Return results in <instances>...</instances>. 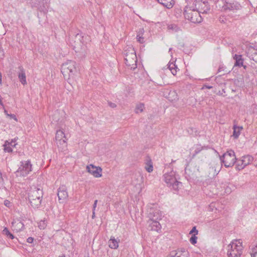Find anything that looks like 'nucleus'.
Returning <instances> with one entry per match:
<instances>
[{"instance_id":"f257e3e1","label":"nucleus","mask_w":257,"mask_h":257,"mask_svg":"<svg viewBox=\"0 0 257 257\" xmlns=\"http://www.w3.org/2000/svg\"><path fill=\"white\" fill-rule=\"evenodd\" d=\"M33 7L37 8L39 11L38 17L39 19V22H45L46 21V14L48 12L49 4L48 0H35Z\"/></svg>"},{"instance_id":"f03ea898","label":"nucleus","mask_w":257,"mask_h":257,"mask_svg":"<svg viewBox=\"0 0 257 257\" xmlns=\"http://www.w3.org/2000/svg\"><path fill=\"white\" fill-rule=\"evenodd\" d=\"M125 64L132 70L137 67V57L134 48L125 50L123 53Z\"/></svg>"},{"instance_id":"7ed1b4c3","label":"nucleus","mask_w":257,"mask_h":257,"mask_svg":"<svg viewBox=\"0 0 257 257\" xmlns=\"http://www.w3.org/2000/svg\"><path fill=\"white\" fill-rule=\"evenodd\" d=\"M164 178L165 183L171 189L177 191L182 186V183L177 180L175 172L173 171L165 173Z\"/></svg>"},{"instance_id":"20e7f679","label":"nucleus","mask_w":257,"mask_h":257,"mask_svg":"<svg viewBox=\"0 0 257 257\" xmlns=\"http://www.w3.org/2000/svg\"><path fill=\"white\" fill-rule=\"evenodd\" d=\"M220 160L226 168H229L234 165L237 159L234 152L230 150L227 151L222 156H220Z\"/></svg>"},{"instance_id":"39448f33","label":"nucleus","mask_w":257,"mask_h":257,"mask_svg":"<svg viewBox=\"0 0 257 257\" xmlns=\"http://www.w3.org/2000/svg\"><path fill=\"white\" fill-rule=\"evenodd\" d=\"M75 65L76 62L71 60H68L62 64L61 71L64 77L68 76L69 78L73 76L76 71Z\"/></svg>"},{"instance_id":"423d86ee","label":"nucleus","mask_w":257,"mask_h":257,"mask_svg":"<svg viewBox=\"0 0 257 257\" xmlns=\"http://www.w3.org/2000/svg\"><path fill=\"white\" fill-rule=\"evenodd\" d=\"M201 11H192L191 9L184 10L183 14L186 19L193 23H199L202 22V18L200 15Z\"/></svg>"},{"instance_id":"0eeeda50","label":"nucleus","mask_w":257,"mask_h":257,"mask_svg":"<svg viewBox=\"0 0 257 257\" xmlns=\"http://www.w3.org/2000/svg\"><path fill=\"white\" fill-rule=\"evenodd\" d=\"M20 166L16 172L17 176H26L32 171V164L30 161H24L20 162Z\"/></svg>"},{"instance_id":"6e6552de","label":"nucleus","mask_w":257,"mask_h":257,"mask_svg":"<svg viewBox=\"0 0 257 257\" xmlns=\"http://www.w3.org/2000/svg\"><path fill=\"white\" fill-rule=\"evenodd\" d=\"M253 160V158L250 155H246L236 161V169L238 170L243 169L245 166L250 164Z\"/></svg>"},{"instance_id":"1a4fd4ad","label":"nucleus","mask_w":257,"mask_h":257,"mask_svg":"<svg viewBox=\"0 0 257 257\" xmlns=\"http://www.w3.org/2000/svg\"><path fill=\"white\" fill-rule=\"evenodd\" d=\"M155 213H157V215L156 216L154 214L153 217L150 219L149 227L152 230L159 231L161 229V226L157 220L160 218L161 216L159 215L158 211L156 212Z\"/></svg>"},{"instance_id":"9d476101","label":"nucleus","mask_w":257,"mask_h":257,"mask_svg":"<svg viewBox=\"0 0 257 257\" xmlns=\"http://www.w3.org/2000/svg\"><path fill=\"white\" fill-rule=\"evenodd\" d=\"M86 169L90 174L96 178H99L102 176V169L100 167H96L92 164L87 166Z\"/></svg>"},{"instance_id":"9b49d317","label":"nucleus","mask_w":257,"mask_h":257,"mask_svg":"<svg viewBox=\"0 0 257 257\" xmlns=\"http://www.w3.org/2000/svg\"><path fill=\"white\" fill-rule=\"evenodd\" d=\"M43 190L40 188H35L30 191L28 195L29 199H42Z\"/></svg>"},{"instance_id":"f8f14e48","label":"nucleus","mask_w":257,"mask_h":257,"mask_svg":"<svg viewBox=\"0 0 257 257\" xmlns=\"http://www.w3.org/2000/svg\"><path fill=\"white\" fill-rule=\"evenodd\" d=\"M189 252L184 248L172 251L169 257H189Z\"/></svg>"},{"instance_id":"ddd939ff","label":"nucleus","mask_w":257,"mask_h":257,"mask_svg":"<svg viewBox=\"0 0 257 257\" xmlns=\"http://www.w3.org/2000/svg\"><path fill=\"white\" fill-rule=\"evenodd\" d=\"M57 196L59 200H64L68 197V193L65 186L62 185L58 188Z\"/></svg>"},{"instance_id":"4468645a","label":"nucleus","mask_w":257,"mask_h":257,"mask_svg":"<svg viewBox=\"0 0 257 257\" xmlns=\"http://www.w3.org/2000/svg\"><path fill=\"white\" fill-rule=\"evenodd\" d=\"M202 2L199 0L194 1L192 4L188 5L184 9V10H188L191 9L192 11H199L200 9V6L202 5Z\"/></svg>"},{"instance_id":"2eb2a0df","label":"nucleus","mask_w":257,"mask_h":257,"mask_svg":"<svg viewBox=\"0 0 257 257\" xmlns=\"http://www.w3.org/2000/svg\"><path fill=\"white\" fill-rule=\"evenodd\" d=\"M225 10L234 11L238 10L240 8V5L238 3H226L223 7Z\"/></svg>"},{"instance_id":"dca6fc26","label":"nucleus","mask_w":257,"mask_h":257,"mask_svg":"<svg viewBox=\"0 0 257 257\" xmlns=\"http://www.w3.org/2000/svg\"><path fill=\"white\" fill-rule=\"evenodd\" d=\"M19 69L20 72L18 74V78L21 83L23 85H25L27 84V81L25 70L22 66H20Z\"/></svg>"},{"instance_id":"f3484780","label":"nucleus","mask_w":257,"mask_h":257,"mask_svg":"<svg viewBox=\"0 0 257 257\" xmlns=\"http://www.w3.org/2000/svg\"><path fill=\"white\" fill-rule=\"evenodd\" d=\"M242 253L241 247H238L237 250H230L227 251V255L228 257H240Z\"/></svg>"},{"instance_id":"a211bd4d","label":"nucleus","mask_w":257,"mask_h":257,"mask_svg":"<svg viewBox=\"0 0 257 257\" xmlns=\"http://www.w3.org/2000/svg\"><path fill=\"white\" fill-rule=\"evenodd\" d=\"M119 239H116L114 236H111L108 240V246L110 248L117 249L118 247Z\"/></svg>"},{"instance_id":"6ab92c4d","label":"nucleus","mask_w":257,"mask_h":257,"mask_svg":"<svg viewBox=\"0 0 257 257\" xmlns=\"http://www.w3.org/2000/svg\"><path fill=\"white\" fill-rule=\"evenodd\" d=\"M56 144L60 151L64 152L67 150V143L66 142V139L57 141L56 142Z\"/></svg>"},{"instance_id":"aec40b11","label":"nucleus","mask_w":257,"mask_h":257,"mask_svg":"<svg viewBox=\"0 0 257 257\" xmlns=\"http://www.w3.org/2000/svg\"><path fill=\"white\" fill-rule=\"evenodd\" d=\"M29 201L32 207L37 209L40 207L42 199H29Z\"/></svg>"},{"instance_id":"412c9836","label":"nucleus","mask_w":257,"mask_h":257,"mask_svg":"<svg viewBox=\"0 0 257 257\" xmlns=\"http://www.w3.org/2000/svg\"><path fill=\"white\" fill-rule=\"evenodd\" d=\"M158 3L167 9H171L173 7L174 0H157Z\"/></svg>"},{"instance_id":"4be33fe9","label":"nucleus","mask_w":257,"mask_h":257,"mask_svg":"<svg viewBox=\"0 0 257 257\" xmlns=\"http://www.w3.org/2000/svg\"><path fill=\"white\" fill-rule=\"evenodd\" d=\"M233 58L235 60L234 66L239 67L243 66V60L242 58L241 55L235 54Z\"/></svg>"},{"instance_id":"5701e85b","label":"nucleus","mask_w":257,"mask_h":257,"mask_svg":"<svg viewBox=\"0 0 257 257\" xmlns=\"http://www.w3.org/2000/svg\"><path fill=\"white\" fill-rule=\"evenodd\" d=\"M208 148H209L208 146H201L200 145H196L195 146V150L194 151V153L192 154V158H194L202 150H207Z\"/></svg>"},{"instance_id":"b1692460","label":"nucleus","mask_w":257,"mask_h":257,"mask_svg":"<svg viewBox=\"0 0 257 257\" xmlns=\"http://www.w3.org/2000/svg\"><path fill=\"white\" fill-rule=\"evenodd\" d=\"M233 135L232 136L234 139H237L240 134V131L243 129L242 126H238L236 125H233Z\"/></svg>"},{"instance_id":"393cba45","label":"nucleus","mask_w":257,"mask_h":257,"mask_svg":"<svg viewBox=\"0 0 257 257\" xmlns=\"http://www.w3.org/2000/svg\"><path fill=\"white\" fill-rule=\"evenodd\" d=\"M145 169L149 173L152 172L153 170V163L149 157L146 159Z\"/></svg>"},{"instance_id":"a878e982","label":"nucleus","mask_w":257,"mask_h":257,"mask_svg":"<svg viewBox=\"0 0 257 257\" xmlns=\"http://www.w3.org/2000/svg\"><path fill=\"white\" fill-rule=\"evenodd\" d=\"M144 33L143 29H140L137 33V41L140 43L143 44L144 43V38L143 37Z\"/></svg>"},{"instance_id":"bb28decb","label":"nucleus","mask_w":257,"mask_h":257,"mask_svg":"<svg viewBox=\"0 0 257 257\" xmlns=\"http://www.w3.org/2000/svg\"><path fill=\"white\" fill-rule=\"evenodd\" d=\"M65 139L66 138L63 131L61 130L57 131L55 137L56 142L60 140H65Z\"/></svg>"},{"instance_id":"cd10ccee","label":"nucleus","mask_w":257,"mask_h":257,"mask_svg":"<svg viewBox=\"0 0 257 257\" xmlns=\"http://www.w3.org/2000/svg\"><path fill=\"white\" fill-rule=\"evenodd\" d=\"M3 234L7 236V238L10 239H14L15 238L14 235L9 230L8 228L5 227L3 231Z\"/></svg>"},{"instance_id":"c85d7f7f","label":"nucleus","mask_w":257,"mask_h":257,"mask_svg":"<svg viewBox=\"0 0 257 257\" xmlns=\"http://www.w3.org/2000/svg\"><path fill=\"white\" fill-rule=\"evenodd\" d=\"M168 68L173 75H175L176 74L177 72V69L178 68L175 64L173 63H170L168 66Z\"/></svg>"},{"instance_id":"c756f323","label":"nucleus","mask_w":257,"mask_h":257,"mask_svg":"<svg viewBox=\"0 0 257 257\" xmlns=\"http://www.w3.org/2000/svg\"><path fill=\"white\" fill-rule=\"evenodd\" d=\"M208 2H202V5L201 6V7H202V6H204V7L203 8H201V9H202L203 10V12L201 13L202 14H207L209 11H210V7H209V5H208Z\"/></svg>"},{"instance_id":"7c9ffc66","label":"nucleus","mask_w":257,"mask_h":257,"mask_svg":"<svg viewBox=\"0 0 257 257\" xmlns=\"http://www.w3.org/2000/svg\"><path fill=\"white\" fill-rule=\"evenodd\" d=\"M237 240H234V241H232V243L231 244H230L228 246V247H229V248L228 249L237 250V248H238L239 246H240L242 248V245H241L240 244L238 245V244H237Z\"/></svg>"},{"instance_id":"2f4dec72","label":"nucleus","mask_w":257,"mask_h":257,"mask_svg":"<svg viewBox=\"0 0 257 257\" xmlns=\"http://www.w3.org/2000/svg\"><path fill=\"white\" fill-rule=\"evenodd\" d=\"M168 29L169 30H171L173 32H177L180 30V28L177 26V25L174 24L168 25Z\"/></svg>"},{"instance_id":"473e14b6","label":"nucleus","mask_w":257,"mask_h":257,"mask_svg":"<svg viewBox=\"0 0 257 257\" xmlns=\"http://www.w3.org/2000/svg\"><path fill=\"white\" fill-rule=\"evenodd\" d=\"M59 112L58 110H56L54 112V114L52 115V120L54 122H58L60 120L59 118Z\"/></svg>"},{"instance_id":"72a5a7b5","label":"nucleus","mask_w":257,"mask_h":257,"mask_svg":"<svg viewBox=\"0 0 257 257\" xmlns=\"http://www.w3.org/2000/svg\"><path fill=\"white\" fill-rule=\"evenodd\" d=\"M9 141H6L4 145V151L6 152L11 153L13 151L12 148L9 145Z\"/></svg>"},{"instance_id":"f704fd0d","label":"nucleus","mask_w":257,"mask_h":257,"mask_svg":"<svg viewBox=\"0 0 257 257\" xmlns=\"http://www.w3.org/2000/svg\"><path fill=\"white\" fill-rule=\"evenodd\" d=\"M47 226V221L45 220H41L38 223V227L40 229H44Z\"/></svg>"},{"instance_id":"c9c22d12","label":"nucleus","mask_w":257,"mask_h":257,"mask_svg":"<svg viewBox=\"0 0 257 257\" xmlns=\"http://www.w3.org/2000/svg\"><path fill=\"white\" fill-rule=\"evenodd\" d=\"M74 49H75L76 52L80 53L83 54V53H85L86 46L85 45H83L81 47L80 50H79L78 48H77V47L75 46Z\"/></svg>"},{"instance_id":"e433bc0d","label":"nucleus","mask_w":257,"mask_h":257,"mask_svg":"<svg viewBox=\"0 0 257 257\" xmlns=\"http://www.w3.org/2000/svg\"><path fill=\"white\" fill-rule=\"evenodd\" d=\"M197 237L196 234H193L190 238V241L192 244H195L197 243Z\"/></svg>"},{"instance_id":"4c0bfd02","label":"nucleus","mask_w":257,"mask_h":257,"mask_svg":"<svg viewBox=\"0 0 257 257\" xmlns=\"http://www.w3.org/2000/svg\"><path fill=\"white\" fill-rule=\"evenodd\" d=\"M144 108V106L143 104L137 105L136 107V112L139 113V112H142Z\"/></svg>"},{"instance_id":"58836bf2","label":"nucleus","mask_w":257,"mask_h":257,"mask_svg":"<svg viewBox=\"0 0 257 257\" xmlns=\"http://www.w3.org/2000/svg\"><path fill=\"white\" fill-rule=\"evenodd\" d=\"M193 233H194V234L196 235H197L198 233V231L197 230L196 226H194L190 231V234H192Z\"/></svg>"},{"instance_id":"ea45409f","label":"nucleus","mask_w":257,"mask_h":257,"mask_svg":"<svg viewBox=\"0 0 257 257\" xmlns=\"http://www.w3.org/2000/svg\"><path fill=\"white\" fill-rule=\"evenodd\" d=\"M4 179L2 177V173L0 171V188H1L4 185Z\"/></svg>"},{"instance_id":"a19ab883","label":"nucleus","mask_w":257,"mask_h":257,"mask_svg":"<svg viewBox=\"0 0 257 257\" xmlns=\"http://www.w3.org/2000/svg\"><path fill=\"white\" fill-rule=\"evenodd\" d=\"M9 145L12 148V147H14L16 146V145H17V144L16 143V141L15 140H11V142H9Z\"/></svg>"},{"instance_id":"79ce46f5","label":"nucleus","mask_w":257,"mask_h":257,"mask_svg":"<svg viewBox=\"0 0 257 257\" xmlns=\"http://www.w3.org/2000/svg\"><path fill=\"white\" fill-rule=\"evenodd\" d=\"M4 51L2 48L0 46V59H3L4 57Z\"/></svg>"},{"instance_id":"37998d69","label":"nucleus","mask_w":257,"mask_h":257,"mask_svg":"<svg viewBox=\"0 0 257 257\" xmlns=\"http://www.w3.org/2000/svg\"><path fill=\"white\" fill-rule=\"evenodd\" d=\"M4 205H5L6 206H7V207H11V202H10L9 200H5L4 201Z\"/></svg>"},{"instance_id":"c03bdc74","label":"nucleus","mask_w":257,"mask_h":257,"mask_svg":"<svg viewBox=\"0 0 257 257\" xmlns=\"http://www.w3.org/2000/svg\"><path fill=\"white\" fill-rule=\"evenodd\" d=\"M5 112L7 115H8L10 116V117H11V118H14L15 120H17L16 116L15 114H10V115H9V114H8L7 113V111L6 110H5Z\"/></svg>"},{"instance_id":"a18cd8bd","label":"nucleus","mask_w":257,"mask_h":257,"mask_svg":"<svg viewBox=\"0 0 257 257\" xmlns=\"http://www.w3.org/2000/svg\"><path fill=\"white\" fill-rule=\"evenodd\" d=\"M108 103L109 106L110 107H111V108H115L116 106V105L114 103H113L111 102H108Z\"/></svg>"},{"instance_id":"49530a36","label":"nucleus","mask_w":257,"mask_h":257,"mask_svg":"<svg viewBox=\"0 0 257 257\" xmlns=\"http://www.w3.org/2000/svg\"><path fill=\"white\" fill-rule=\"evenodd\" d=\"M34 241V238L32 237H29L27 238V241L28 243H32Z\"/></svg>"},{"instance_id":"de8ad7c7","label":"nucleus","mask_w":257,"mask_h":257,"mask_svg":"<svg viewBox=\"0 0 257 257\" xmlns=\"http://www.w3.org/2000/svg\"><path fill=\"white\" fill-rule=\"evenodd\" d=\"M17 225H18V227H21V228L20 229V230H21L22 228H23L24 226V224L21 222L18 223Z\"/></svg>"},{"instance_id":"09e8293b","label":"nucleus","mask_w":257,"mask_h":257,"mask_svg":"<svg viewBox=\"0 0 257 257\" xmlns=\"http://www.w3.org/2000/svg\"><path fill=\"white\" fill-rule=\"evenodd\" d=\"M97 200H96L94 201V204L93 205V208H92L93 210H95V208L97 206Z\"/></svg>"},{"instance_id":"8fccbe9b","label":"nucleus","mask_w":257,"mask_h":257,"mask_svg":"<svg viewBox=\"0 0 257 257\" xmlns=\"http://www.w3.org/2000/svg\"><path fill=\"white\" fill-rule=\"evenodd\" d=\"M252 252L257 254V245H255V246L252 248Z\"/></svg>"},{"instance_id":"3c124183","label":"nucleus","mask_w":257,"mask_h":257,"mask_svg":"<svg viewBox=\"0 0 257 257\" xmlns=\"http://www.w3.org/2000/svg\"><path fill=\"white\" fill-rule=\"evenodd\" d=\"M223 70H224V67L222 66H220L218 69V72H220Z\"/></svg>"},{"instance_id":"603ef678","label":"nucleus","mask_w":257,"mask_h":257,"mask_svg":"<svg viewBox=\"0 0 257 257\" xmlns=\"http://www.w3.org/2000/svg\"><path fill=\"white\" fill-rule=\"evenodd\" d=\"M95 216V210H93L92 209V218L93 219L94 218Z\"/></svg>"},{"instance_id":"864d4df0","label":"nucleus","mask_w":257,"mask_h":257,"mask_svg":"<svg viewBox=\"0 0 257 257\" xmlns=\"http://www.w3.org/2000/svg\"><path fill=\"white\" fill-rule=\"evenodd\" d=\"M76 38H78V39L80 40V38H82V37H81V36L80 35H79V34H77L75 36Z\"/></svg>"},{"instance_id":"5fc2aeb1","label":"nucleus","mask_w":257,"mask_h":257,"mask_svg":"<svg viewBox=\"0 0 257 257\" xmlns=\"http://www.w3.org/2000/svg\"><path fill=\"white\" fill-rule=\"evenodd\" d=\"M251 257H255L256 256V253H255L253 252H252L251 253Z\"/></svg>"},{"instance_id":"6e6d98bb","label":"nucleus","mask_w":257,"mask_h":257,"mask_svg":"<svg viewBox=\"0 0 257 257\" xmlns=\"http://www.w3.org/2000/svg\"><path fill=\"white\" fill-rule=\"evenodd\" d=\"M0 105L4 107V104L2 102V98L0 97Z\"/></svg>"},{"instance_id":"4d7b16f0","label":"nucleus","mask_w":257,"mask_h":257,"mask_svg":"<svg viewBox=\"0 0 257 257\" xmlns=\"http://www.w3.org/2000/svg\"><path fill=\"white\" fill-rule=\"evenodd\" d=\"M205 87L208 89H211L212 88V86H207V85H205Z\"/></svg>"},{"instance_id":"13d9d810","label":"nucleus","mask_w":257,"mask_h":257,"mask_svg":"<svg viewBox=\"0 0 257 257\" xmlns=\"http://www.w3.org/2000/svg\"><path fill=\"white\" fill-rule=\"evenodd\" d=\"M254 54L257 56V53H255ZM252 60L255 61V62H257V59H254V58H252Z\"/></svg>"},{"instance_id":"bf43d9fd","label":"nucleus","mask_w":257,"mask_h":257,"mask_svg":"<svg viewBox=\"0 0 257 257\" xmlns=\"http://www.w3.org/2000/svg\"><path fill=\"white\" fill-rule=\"evenodd\" d=\"M2 74L1 73H0V84L2 83Z\"/></svg>"},{"instance_id":"052dcab7","label":"nucleus","mask_w":257,"mask_h":257,"mask_svg":"<svg viewBox=\"0 0 257 257\" xmlns=\"http://www.w3.org/2000/svg\"><path fill=\"white\" fill-rule=\"evenodd\" d=\"M241 242L239 240H237V244L238 245L240 244L241 245Z\"/></svg>"},{"instance_id":"680f3d73","label":"nucleus","mask_w":257,"mask_h":257,"mask_svg":"<svg viewBox=\"0 0 257 257\" xmlns=\"http://www.w3.org/2000/svg\"><path fill=\"white\" fill-rule=\"evenodd\" d=\"M188 171V169L187 167H186L185 168V172H187V171Z\"/></svg>"},{"instance_id":"e2e57ef3","label":"nucleus","mask_w":257,"mask_h":257,"mask_svg":"<svg viewBox=\"0 0 257 257\" xmlns=\"http://www.w3.org/2000/svg\"><path fill=\"white\" fill-rule=\"evenodd\" d=\"M59 257H65V256L64 255H62L61 256H59Z\"/></svg>"},{"instance_id":"0e129e2a","label":"nucleus","mask_w":257,"mask_h":257,"mask_svg":"<svg viewBox=\"0 0 257 257\" xmlns=\"http://www.w3.org/2000/svg\"><path fill=\"white\" fill-rule=\"evenodd\" d=\"M172 51V48L169 49V51Z\"/></svg>"},{"instance_id":"69168bd1","label":"nucleus","mask_w":257,"mask_h":257,"mask_svg":"<svg viewBox=\"0 0 257 257\" xmlns=\"http://www.w3.org/2000/svg\"><path fill=\"white\" fill-rule=\"evenodd\" d=\"M175 162V161H173V160L172 161V163H173V162Z\"/></svg>"},{"instance_id":"338daca9","label":"nucleus","mask_w":257,"mask_h":257,"mask_svg":"<svg viewBox=\"0 0 257 257\" xmlns=\"http://www.w3.org/2000/svg\"><path fill=\"white\" fill-rule=\"evenodd\" d=\"M151 217L152 218L153 216H152V214H150Z\"/></svg>"},{"instance_id":"774afa93","label":"nucleus","mask_w":257,"mask_h":257,"mask_svg":"<svg viewBox=\"0 0 257 257\" xmlns=\"http://www.w3.org/2000/svg\"><path fill=\"white\" fill-rule=\"evenodd\" d=\"M256 245H257V243L256 244Z\"/></svg>"}]
</instances>
